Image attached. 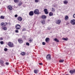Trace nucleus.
Here are the masks:
<instances>
[{
    "mask_svg": "<svg viewBox=\"0 0 75 75\" xmlns=\"http://www.w3.org/2000/svg\"><path fill=\"white\" fill-rule=\"evenodd\" d=\"M34 13L35 14H40L39 10L38 9H35L34 11Z\"/></svg>",
    "mask_w": 75,
    "mask_h": 75,
    "instance_id": "nucleus-1",
    "label": "nucleus"
},
{
    "mask_svg": "<svg viewBox=\"0 0 75 75\" xmlns=\"http://www.w3.org/2000/svg\"><path fill=\"white\" fill-rule=\"evenodd\" d=\"M8 45L10 47H14L13 43L11 42H9L8 43Z\"/></svg>",
    "mask_w": 75,
    "mask_h": 75,
    "instance_id": "nucleus-2",
    "label": "nucleus"
},
{
    "mask_svg": "<svg viewBox=\"0 0 75 75\" xmlns=\"http://www.w3.org/2000/svg\"><path fill=\"white\" fill-rule=\"evenodd\" d=\"M15 28L16 30H20L21 28V26L19 24H17L15 26Z\"/></svg>",
    "mask_w": 75,
    "mask_h": 75,
    "instance_id": "nucleus-3",
    "label": "nucleus"
},
{
    "mask_svg": "<svg viewBox=\"0 0 75 75\" xmlns=\"http://www.w3.org/2000/svg\"><path fill=\"white\" fill-rule=\"evenodd\" d=\"M8 23H4V22H2L1 23V26H6V25H7Z\"/></svg>",
    "mask_w": 75,
    "mask_h": 75,
    "instance_id": "nucleus-4",
    "label": "nucleus"
},
{
    "mask_svg": "<svg viewBox=\"0 0 75 75\" xmlns=\"http://www.w3.org/2000/svg\"><path fill=\"white\" fill-rule=\"evenodd\" d=\"M46 59L47 60H51V55L50 54H48L46 56Z\"/></svg>",
    "mask_w": 75,
    "mask_h": 75,
    "instance_id": "nucleus-5",
    "label": "nucleus"
},
{
    "mask_svg": "<svg viewBox=\"0 0 75 75\" xmlns=\"http://www.w3.org/2000/svg\"><path fill=\"white\" fill-rule=\"evenodd\" d=\"M70 23L72 25H75V20L74 19L71 21Z\"/></svg>",
    "mask_w": 75,
    "mask_h": 75,
    "instance_id": "nucleus-6",
    "label": "nucleus"
},
{
    "mask_svg": "<svg viewBox=\"0 0 75 75\" xmlns=\"http://www.w3.org/2000/svg\"><path fill=\"white\" fill-rule=\"evenodd\" d=\"M34 12L33 11H30L29 12V14L30 16H33L34 15Z\"/></svg>",
    "mask_w": 75,
    "mask_h": 75,
    "instance_id": "nucleus-7",
    "label": "nucleus"
},
{
    "mask_svg": "<svg viewBox=\"0 0 75 75\" xmlns=\"http://www.w3.org/2000/svg\"><path fill=\"white\" fill-rule=\"evenodd\" d=\"M61 20H58L56 21V23L57 24H59L61 23Z\"/></svg>",
    "mask_w": 75,
    "mask_h": 75,
    "instance_id": "nucleus-8",
    "label": "nucleus"
},
{
    "mask_svg": "<svg viewBox=\"0 0 75 75\" xmlns=\"http://www.w3.org/2000/svg\"><path fill=\"white\" fill-rule=\"evenodd\" d=\"M18 42L20 44H21V43H23V41L21 39H19L18 40Z\"/></svg>",
    "mask_w": 75,
    "mask_h": 75,
    "instance_id": "nucleus-9",
    "label": "nucleus"
},
{
    "mask_svg": "<svg viewBox=\"0 0 75 75\" xmlns=\"http://www.w3.org/2000/svg\"><path fill=\"white\" fill-rule=\"evenodd\" d=\"M69 73L71 74H74V73H75V70H70L69 71Z\"/></svg>",
    "mask_w": 75,
    "mask_h": 75,
    "instance_id": "nucleus-10",
    "label": "nucleus"
},
{
    "mask_svg": "<svg viewBox=\"0 0 75 75\" xmlns=\"http://www.w3.org/2000/svg\"><path fill=\"white\" fill-rule=\"evenodd\" d=\"M18 20L19 21H22V18L21 17L19 16L18 17Z\"/></svg>",
    "mask_w": 75,
    "mask_h": 75,
    "instance_id": "nucleus-11",
    "label": "nucleus"
},
{
    "mask_svg": "<svg viewBox=\"0 0 75 75\" xmlns=\"http://www.w3.org/2000/svg\"><path fill=\"white\" fill-rule=\"evenodd\" d=\"M8 9H9L10 10H13V7L11 6H8Z\"/></svg>",
    "mask_w": 75,
    "mask_h": 75,
    "instance_id": "nucleus-12",
    "label": "nucleus"
},
{
    "mask_svg": "<svg viewBox=\"0 0 75 75\" xmlns=\"http://www.w3.org/2000/svg\"><path fill=\"white\" fill-rule=\"evenodd\" d=\"M50 40V39L48 38H46L45 39V41L47 42H48L49 40Z\"/></svg>",
    "mask_w": 75,
    "mask_h": 75,
    "instance_id": "nucleus-13",
    "label": "nucleus"
},
{
    "mask_svg": "<svg viewBox=\"0 0 75 75\" xmlns=\"http://www.w3.org/2000/svg\"><path fill=\"white\" fill-rule=\"evenodd\" d=\"M42 18L43 19H45L47 18V17L45 16V15H42Z\"/></svg>",
    "mask_w": 75,
    "mask_h": 75,
    "instance_id": "nucleus-14",
    "label": "nucleus"
},
{
    "mask_svg": "<svg viewBox=\"0 0 75 75\" xmlns=\"http://www.w3.org/2000/svg\"><path fill=\"white\" fill-rule=\"evenodd\" d=\"M34 72L35 74H37L38 72V70H34Z\"/></svg>",
    "mask_w": 75,
    "mask_h": 75,
    "instance_id": "nucleus-15",
    "label": "nucleus"
},
{
    "mask_svg": "<svg viewBox=\"0 0 75 75\" xmlns=\"http://www.w3.org/2000/svg\"><path fill=\"white\" fill-rule=\"evenodd\" d=\"M54 41H56V42H59V40H58L57 38H54Z\"/></svg>",
    "mask_w": 75,
    "mask_h": 75,
    "instance_id": "nucleus-16",
    "label": "nucleus"
},
{
    "mask_svg": "<svg viewBox=\"0 0 75 75\" xmlns=\"http://www.w3.org/2000/svg\"><path fill=\"white\" fill-rule=\"evenodd\" d=\"M1 65L2 66L4 65V62H3V61L1 60Z\"/></svg>",
    "mask_w": 75,
    "mask_h": 75,
    "instance_id": "nucleus-17",
    "label": "nucleus"
},
{
    "mask_svg": "<svg viewBox=\"0 0 75 75\" xmlns=\"http://www.w3.org/2000/svg\"><path fill=\"white\" fill-rule=\"evenodd\" d=\"M64 4H67V3H68V1H67L66 0H65L64 1Z\"/></svg>",
    "mask_w": 75,
    "mask_h": 75,
    "instance_id": "nucleus-18",
    "label": "nucleus"
},
{
    "mask_svg": "<svg viewBox=\"0 0 75 75\" xmlns=\"http://www.w3.org/2000/svg\"><path fill=\"white\" fill-rule=\"evenodd\" d=\"M21 54L22 55L24 56V55H25V53L24 52H22L21 53Z\"/></svg>",
    "mask_w": 75,
    "mask_h": 75,
    "instance_id": "nucleus-19",
    "label": "nucleus"
},
{
    "mask_svg": "<svg viewBox=\"0 0 75 75\" xmlns=\"http://www.w3.org/2000/svg\"><path fill=\"white\" fill-rule=\"evenodd\" d=\"M68 16H67L65 17V20H68Z\"/></svg>",
    "mask_w": 75,
    "mask_h": 75,
    "instance_id": "nucleus-20",
    "label": "nucleus"
},
{
    "mask_svg": "<svg viewBox=\"0 0 75 75\" xmlns=\"http://www.w3.org/2000/svg\"><path fill=\"white\" fill-rule=\"evenodd\" d=\"M53 15V13L52 12H50L49 14V15L50 16H52Z\"/></svg>",
    "mask_w": 75,
    "mask_h": 75,
    "instance_id": "nucleus-21",
    "label": "nucleus"
},
{
    "mask_svg": "<svg viewBox=\"0 0 75 75\" xmlns=\"http://www.w3.org/2000/svg\"><path fill=\"white\" fill-rule=\"evenodd\" d=\"M19 0H14V2L15 3H17L18 2Z\"/></svg>",
    "mask_w": 75,
    "mask_h": 75,
    "instance_id": "nucleus-22",
    "label": "nucleus"
},
{
    "mask_svg": "<svg viewBox=\"0 0 75 75\" xmlns=\"http://www.w3.org/2000/svg\"><path fill=\"white\" fill-rule=\"evenodd\" d=\"M41 23H42V24H45V21H41Z\"/></svg>",
    "mask_w": 75,
    "mask_h": 75,
    "instance_id": "nucleus-23",
    "label": "nucleus"
},
{
    "mask_svg": "<svg viewBox=\"0 0 75 75\" xmlns=\"http://www.w3.org/2000/svg\"><path fill=\"white\" fill-rule=\"evenodd\" d=\"M0 18L1 19H4V16H2L0 17Z\"/></svg>",
    "mask_w": 75,
    "mask_h": 75,
    "instance_id": "nucleus-24",
    "label": "nucleus"
},
{
    "mask_svg": "<svg viewBox=\"0 0 75 75\" xmlns=\"http://www.w3.org/2000/svg\"><path fill=\"white\" fill-rule=\"evenodd\" d=\"M2 28L4 30H7V28L5 27Z\"/></svg>",
    "mask_w": 75,
    "mask_h": 75,
    "instance_id": "nucleus-25",
    "label": "nucleus"
},
{
    "mask_svg": "<svg viewBox=\"0 0 75 75\" xmlns=\"http://www.w3.org/2000/svg\"><path fill=\"white\" fill-rule=\"evenodd\" d=\"M18 4L19 6H21L22 4V3H21V2H20L19 4Z\"/></svg>",
    "mask_w": 75,
    "mask_h": 75,
    "instance_id": "nucleus-26",
    "label": "nucleus"
},
{
    "mask_svg": "<svg viewBox=\"0 0 75 75\" xmlns=\"http://www.w3.org/2000/svg\"><path fill=\"white\" fill-rule=\"evenodd\" d=\"M26 45H28V46H29L30 45V44L28 42H26Z\"/></svg>",
    "mask_w": 75,
    "mask_h": 75,
    "instance_id": "nucleus-27",
    "label": "nucleus"
},
{
    "mask_svg": "<svg viewBox=\"0 0 75 75\" xmlns=\"http://www.w3.org/2000/svg\"><path fill=\"white\" fill-rule=\"evenodd\" d=\"M64 60H61L59 61V62H64Z\"/></svg>",
    "mask_w": 75,
    "mask_h": 75,
    "instance_id": "nucleus-28",
    "label": "nucleus"
},
{
    "mask_svg": "<svg viewBox=\"0 0 75 75\" xmlns=\"http://www.w3.org/2000/svg\"><path fill=\"white\" fill-rule=\"evenodd\" d=\"M15 32L16 33H18V30L17 29L16 30H15Z\"/></svg>",
    "mask_w": 75,
    "mask_h": 75,
    "instance_id": "nucleus-29",
    "label": "nucleus"
},
{
    "mask_svg": "<svg viewBox=\"0 0 75 75\" xmlns=\"http://www.w3.org/2000/svg\"><path fill=\"white\" fill-rule=\"evenodd\" d=\"M52 11L53 12H55V8H52Z\"/></svg>",
    "mask_w": 75,
    "mask_h": 75,
    "instance_id": "nucleus-30",
    "label": "nucleus"
},
{
    "mask_svg": "<svg viewBox=\"0 0 75 75\" xmlns=\"http://www.w3.org/2000/svg\"><path fill=\"white\" fill-rule=\"evenodd\" d=\"M39 0H35V3H38V2H39Z\"/></svg>",
    "mask_w": 75,
    "mask_h": 75,
    "instance_id": "nucleus-31",
    "label": "nucleus"
},
{
    "mask_svg": "<svg viewBox=\"0 0 75 75\" xmlns=\"http://www.w3.org/2000/svg\"><path fill=\"white\" fill-rule=\"evenodd\" d=\"M0 44H4V42L3 41H1L0 42Z\"/></svg>",
    "mask_w": 75,
    "mask_h": 75,
    "instance_id": "nucleus-32",
    "label": "nucleus"
},
{
    "mask_svg": "<svg viewBox=\"0 0 75 75\" xmlns=\"http://www.w3.org/2000/svg\"><path fill=\"white\" fill-rule=\"evenodd\" d=\"M63 40H64V41H67L68 40H67V39H66L65 38H63Z\"/></svg>",
    "mask_w": 75,
    "mask_h": 75,
    "instance_id": "nucleus-33",
    "label": "nucleus"
},
{
    "mask_svg": "<svg viewBox=\"0 0 75 75\" xmlns=\"http://www.w3.org/2000/svg\"><path fill=\"white\" fill-rule=\"evenodd\" d=\"M42 44L43 45H45V42H42Z\"/></svg>",
    "mask_w": 75,
    "mask_h": 75,
    "instance_id": "nucleus-34",
    "label": "nucleus"
},
{
    "mask_svg": "<svg viewBox=\"0 0 75 75\" xmlns=\"http://www.w3.org/2000/svg\"><path fill=\"white\" fill-rule=\"evenodd\" d=\"M54 7H57V5H56L55 4H54Z\"/></svg>",
    "mask_w": 75,
    "mask_h": 75,
    "instance_id": "nucleus-35",
    "label": "nucleus"
},
{
    "mask_svg": "<svg viewBox=\"0 0 75 75\" xmlns=\"http://www.w3.org/2000/svg\"><path fill=\"white\" fill-rule=\"evenodd\" d=\"M44 11L45 12H46V11H47V9H44Z\"/></svg>",
    "mask_w": 75,
    "mask_h": 75,
    "instance_id": "nucleus-36",
    "label": "nucleus"
},
{
    "mask_svg": "<svg viewBox=\"0 0 75 75\" xmlns=\"http://www.w3.org/2000/svg\"><path fill=\"white\" fill-rule=\"evenodd\" d=\"M4 51H7V49L5 48L4 49Z\"/></svg>",
    "mask_w": 75,
    "mask_h": 75,
    "instance_id": "nucleus-37",
    "label": "nucleus"
},
{
    "mask_svg": "<svg viewBox=\"0 0 75 75\" xmlns=\"http://www.w3.org/2000/svg\"><path fill=\"white\" fill-rule=\"evenodd\" d=\"M45 13L46 14H48V11H46V12H45Z\"/></svg>",
    "mask_w": 75,
    "mask_h": 75,
    "instance_id": "nucleus-38",
    "label": "nucleus"
},
{
    "mask_svg": "<svg viewBox=\"0 0 75 75\" xmlns=\"http://www.w3.org/2000/svg\"><path fill=\"white\" fill-rule=\"evenodd\" d=\"M6 65H8L9 63H8V62H6Z\"/></svg>",
    "mask_w": 75,
    "mask_h": 75,
    "instance_id": "nucleus-39",
    "label": "nucleus"
},
{
    "mask_svg": "<svg viewBox=\"0 0 75 75\" xmlns=\"http://www.w3.org/2000/svg\"><path fill=\"white\" fill-rule=\"evenodd\" d=\"M18 16V15H17V14H16L15 15V17H17V16Z\"/></svg>",
    "mask_w": 75,
    "mask_h": 75,
    "instance_id": "nucleus-40",
    "label": "nucleus"
},
{
    "mask_svg": "<svg viewBox=\"0 0 75 75\" xmlns=\"http://www.w3.org/2000/svg\"><path fill=\"white\" fill-rule=\"evenodd\" d=\"M0 41H1L2 40H3V38H0Z\"/></svg>",
    "mask_w": 75,
    "mask_h": 75,
    "instance_id": "nucleus-41",
    "label": "nucleus"
},
{
    "mask_svg": "<svg viewBox=\"0 0 75 75\" xmlns=\"http://www.w3.org/2000/svg\"><path fill=\"white\" fill-rule=\"evenodd\" d=\"M26 30V29H24L22 31H25Z\"/></svg>",
    "mask_w": 75,
    "mask_h": 75,
    "instance_id": "nucleus-42",
    "label": "nucleus"
},
{
    "mask_svg": "<svg viewBox=\"0 0 75 75\" xmlns=\"http://www.w3.org/2000/svg\"><path fill=\"white\" fill-rule=\"evenodd\" d=\"M30 42H32L33 41V39H30L29 40Z\"/></svg>",
    "mask_w": 75,
    "mask_h": 75,
    "instance_id": "nucleus-43",
    "label": "nucleus"
},
{
    "mask_svg": "<svg viewBox=\"0 0 75 75\" xmlns=\"http://www.w3.org/2000/svg\"><path fill=\"white\" fill-rule=\"evenodd\" d=\"M39 65H42V63H39Z\"/></svg>",
    "mask_w": 75,
    "mask_h": 75,
    "instance_id": "nucleus-44",
    "label": "nucleus"
},
{
    "mask_svg": "<svg viewBox=\"0 0 75 75\" xmlns=\"http://www.w3.org/2000/svg\"><path fill=\"white\" fill-rule=\"evenodd\" d=\"M73 17H74V18H75V14H74V15H73Z\"/></svg>",
    "mask_w": 75,
    "mask_h": 75,
    "instance_id": "nucleus-45",
    "label": "nucleus"
},
{
    "mask_svg": "<svg viewBox=\"0 0 75 75\" xmlns=\"http://www.w3.org/2000/svg\"><path fill=\"white\" fill-rule=\"evenodd\" d=\"M23 38H24V39H25V36H23Z\"/></svg>",
    "mask_w": 75,
    "mask_h": 75,
    "instance_id": "nucleus-46",
    "label": "nucleus"
},
{
    "mask_svg": "<svg viewBox=\"0 0 75 75\" xmlns=\"http://www.w3.org/2000/svg\"><path fill=\"white\" fill-rule=\"evenodd\" d=\"M48 29L49 30H50V29H51V28H48Z\"/></svg>",
    "mask_w": 75,
    "mask_h": 75,
    "instance_id": "nucleus-47",
    "label": "nucleus"
},
{
    "mask_svg": "<svg viewBox=\"0 0 75 75\" xmlns=\"http://www.w3.org/2000/svg\"><path fill=\"white\" fill-rule=\"evenodd\" d=\"M54 75H55V74H54Z\"/></svg>",
    "mask_w": 75,
    "mask_h": 75,
    "instance_id": "nucleus-48",
    "label": "nucleus"
}]
</instances>
